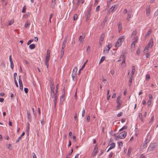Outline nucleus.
Segmentation results:
<instances>
[{
	"instance_id": "obj_53",
	"label": "nucleus",
	"mask_w": 158,
	"mask_h": 158,
	"mask_svg": "<svg viewBox=\"0 0 158 158\" xmlns=\"http://www.w3.org/2000/svg\"><path fill=\"white\" fill-rule=\"evenodd\" d=\"M135 67L134 66H133L132 67V71L134 72L135 73Z\"/></svg>"
},
{
	"instance_id": "obj_59",
	"label": "nucleus",
	"mask_w": 158,
	"mask_h": 158,
	"mask_svg": "<svg viewBox=\"0 0 158 158\" xmlns=\"http://www.w3.org/2000/svg\"><path fill=\"white\" fill-rule=\"evenodd\" d=\"M99 8H100V6L99 5H98V6L96 8V11H99Z\"/></svg>"
},
{
	"instance_id": "obj_23",
	"label": "nucleus",
	"mask_w": 158,
	"mask_h": 158,
	"mask_svg": "<svg viewBox=\"0 0 158 158\" xmlns=\"http://www.w3.org/2000/svg\"><path fill=\"white\" fill-rule=\"evenodd\" d=\"M121 23L119 22L118 23V29L119 30V32H120V31L122 30V27L121 25Z\"/></svg>"
},
{
	"instance_id": "obj_34",
	"label": "nucleus",
	"mask_w": 158,
	"mask_h": 158,
	"mask_svg": "<svg viewBox=\"0 0 158 158\" xmlns=\"http://www.w3.org/2000/svg\"><path fill=\"white\" fill-rule=\"evenodd\" d=\"M14 19L12 20H9L8 21V23L7 25L8 26H10L12 24L14 23Z\"/></svg>"
},
{
	"instance_id": "obj_24",
	"label": "nucleus",
	"mask_w": 158,
	"mask_h": 158,
	"mask_svg": "<svg viewBox=\"0 0 158 158\" xmlns=\"http://www.w3.org/2000/svg\"><path fill=\"white\" fill-rule=\"evenodd\" d=\"M54 99L53 100V102L54 104V107H55L56 102V100H57V96H54Z\"/></svg>"
},
{
	"instance_id": "obj_3",
	"label": "nucleus",
	"mask_w": 158,
	"mask_h": 158,
	"mask_svg": "<svg viewBox=\"0 0 158 158\" xmlns=\"http://www.w3.org/2000/svg\"><path fill=\"white\" fill-rule=\"evenodd\" d=\"M65 46V44L63 43L62 46V49L61 51V54L60 56V59H61L62 58V57L64 55V48Z\"/></svg>"
},
{
	"instance_id": "obj_11",
	"label": "nucleus",
	"mask_w": 158,
	"mask_h": 158,
	"mask_svg": "<svg viewBox=\"0 0 158 158\" xmlns=\"http://www.w3.org/2000/svg\"><path fill=\"white\" fill-rule=\"evenodd\" d=\"M153 45V40L152 38H151L149 42V43L148 45V46L149 47H151V48L152 47Z\"/></svg>"
},
{
	"instance_id": "obj_8",
	"label": "nucleus",
	"mask_w": 158,
	"mask_h": 158,
	"mask_svg": "<svg viewBox=\"0 0 158 158\" xmlns=\"http://www.w3.org/2000/svg\"><path fill=\"white\" fill-rule=\"evenodd\" d=\"M150 13V6H147L146 9V15L147 16H149Z\"/></svg>"
},
{
	"instance_id": "obj_46",
	"label": "nucleus",
	"mask_w": 158,
	"mask_h": 158,
	"mask_svg": "<svg viewBox=\"0 0 158 158\" xmlns=\"http://www.w3.org/2000/svg\"><path fill=\"white\" fill-rule=\"evenodd\" d=\"M26 7L25 6H24L23 8V9L22 11V13H25L26 11Z\"/></svg>"
},
{
	"instance_id": "obj_10",
	"label": "nucleus",
	"mask_w": 158,
	"mask_h": 158,
	"mask_svg": "<svg viewBox=\"0 0 158 158\" xmlns=\"http://www.w3.org/2000/svg\"><path fill=\"white\" fill-rule=\"evenodd\" d=\"M149 139L148 138H147L144 141V142L143 146L142 147V148L143 149L147 147V143H148V142L149 141Z\"/></svg>"
},
{
	"instance_id": "obj_16",
	"label": "nucleus",
	"mask_w": 158,
	"mask_h": 158,
	"mask_svg": "<svg viewBox=\"0 0 158 158\" xmlns=\"http://www.w3.org/2000/svg\"><path fill=\"white\" fill-rule=\"evenodd\" d=\"M134 77L133 75H131L130 77V79L129 80L128 85L129 86H130L131 84L132 80L133 79Z\"/></svg>"
},
{
	"instance_id": "obj_21",
	"label": "nucleus",
	"mask_w": 158,
	"mask_h": 158,
	"mask_svg": "<svg viewBox=\"0 0 158 158\" xmlns=\"http://www.w3.org/2000/svg\"><path fill=\"white\" fill-rule=\"evenodd\" d=\"M118 104V105L117 106V109L118 110L119 109V107L121 106V104L122 103V102L120 101V102H117Z\"/></svg>"
},
{
	"instance_id": "obj_40",
	"label": "nucleus",
	"mask_w": 158,
	"mask_h": 158,
	"mask_svg": "<svg viewBox=\"0 0 158 158\" xmlns=\"http://www.w3.org/2000/svg\"><path fill=\"white\" fill-rule=\"evenodd\" d=\"M49 60H45V65L47 66V68H48V66H49V64H48V61Z\"/></svg>"
},
{
	"instance_id": "obj_6",
	"label": "nucleus",
	"mask_w": 158,
	"mask_h": 158,
	"mask_svg": "<svg viewBox=\"0 0 158 158\" xmlns=\"http://www.w3.org/2000/svg\"><path fill=\"white\" fill-rule=\"evenodd\" d=\"M119 136L121 137V139L124 138L126 136L127 132L126 131H123L119 133Z\"/></svg>"
},
{
	"instance_id": "obj_9",
	"label": "nucleus",
	"mask_w": 158,
	"mask_h": 158,
	"mask_svg": "<svg viewBox=\"0 0 158 158\" xmlns=\"http://www.w3.org/2000/svg\"><path fill=\"white\" fill-rule=\"evenodd\" d=\"M27 119L29 120V121L31 122V113L29 110H27Z\"/></svg>"
},
{
	"instance_id": "obj_36",
	"label": "nucleus",
	"mask_w": 158,
	"mask_h": 158,
	"mask_svg": "<svg viewBox=\"0 0 158 158\" xmlns=\"http://www.w3.org/2000/svg\"><path fill=\"white\" fill-rule=\"evenodd\" d=\"M127 126H124L122 128H121L119 130V131H120L124 129H126L127 128Z\"/></svg>"
},
{
	"instance_id": "obj_47",
	"label": "nucleus",
	"mask_w": 158,
	"mask_h": 158,
	"mask_svg": "<svg viewBox=\"0 0 158 158\" xmlns=\"http://www.w3.org/2000/svg\"><path fill=\"white\" fill-rule=\"evenodd\" d=\"M149 48V47H148V46H147V47H145V48H144V52H147L148 51V48Z\"/></svg>"
},
{
	"instance_id": "obj_5",
	"label": "nucleus",
	"mask_w": 158,
	"mask_h": 158,
	"mask_svg": "<svg viewBox=\"0 0 158 158\" xmlns=\"http://www.w3.org/2000/svg\"><path fill=\"white\" fill-rule=\"evenodd\" d=\"M19 88L21 90H23V83L22 81V80L21 78V76H19Z\"/></svg>"
},
{
	"instance_id": "obj_4",
	"label": "nucleus",
	"mask_w": 158,
	"mask_h": 158,
	"mask_svg": "<svg viewBox=\"0 0 158 158\" xmlns=\"http://www.w3.org/2000/svg\"><path fill=\"white\" fill-rule=\"evenodd\" d=\"M98 149V146L97 144L95 146L94 149V150L93 151V152L91 155L92 156H93V157H94L96 155V154L97 153Z\"/></svg>"
},
{
	"instance_id": "obj_61",
	"label": "nucleus",
	"mask_w": 158,
	"mask_h": 158,
	"mask_svg": "<svg viewBox=\"0 0 158 158\" xmlns=\"http://www.w3.org/2000/svg\"><path fill=\"white\" fill-rule=\"evenodd\" d=\"M86 120H87V122H89V120H90V116L89 115H88L87 118V119H86Z\"/></svg>"
},
{
	"instance_id": "obj_35",
	"label": "nucleus",
	"mask_w": 158,
	"mask_h": 158,
	"mask_svg": "<svg viewBox=\"0 0 158 158\" xmlns=\"http://www.w3.org/2000/svg\"><path fill=\"white\" fill-rule=\"evenodd\" d=\"M27 23L24 26V27L25 28H27V27L30 25V22H29L28 20L27 21Z\"/></svg>"
},
{
	"instance_id": "obj_26",
	"label": "nucleus",
	"mask_w": 158,
	"mask_h": 158,
	"mask_svg": "<svg viewBox=\"0 0 158 158\" xmlns=\"http://www.w3.org/2000/svg\"><path fill=\"white\" fill-rule=\"evenodd\" d=\"M107 19L108 16L107 15H106L102 23L104 25H105V23L107 21Z\"/></svg>"
},
{
	"instance_id": "obj_50",
	"label": "nucleus",
	"mask_w": 158,
	"mask_h": 158,
	"mask_svg": "<svg viewBox=\"0 0 158 158\" xmlns=\"http://www.w3.org/2000/svg\"><path fill=\"white\" fill-rule=\"evenodd\" d=\"M24 91L26 94H27L28 91V89L27 88H24Z\"/></svg>"
},
{
	"instance_id": "obj_28",
	"label": "nucleus",
	"mask_w": 158,
	"mask_h": 158,
	"mask_svg": "<svg viewBox=\"0 0 158 158\" xmlns=\"http://www.w3.org/2000/svg\"><path fill=\"white\" fill-rule=\"evenodd\" d=\"M35 45L34 44H31L29 45V48L31 49H33L35 48Z\"/></svg>"
},
{
	"instance_id": "obj_42",
	"label": "nucleus",
	"mask_w": 158,
	"mask_h": 158,
	"mask_svg": "<svg viewBox=\"0 0 158 158\" xmlns=\"http://www.w3.org/2000/svg\"><path fill=\"white\" fill-rule=\"evenodd\" d=\"M137 33V31L136 30L132 32V33L131 35H136Z\"/></svg>"
},
{
	"instance_id": "obj_29",
	"label": "nucleus",
	"mask_w": 158,
	"mask_h": 158,
	"mask_svg": "<svg viewBox=\"0 0 158 158\" xmlns=\"http://www.w3.org/2000/svg\"><path fill=\"white\" fill-rule=\"evenodd\" d=\"M131 12H129L127 14V20H129L131 18Z\"/></svg>"
},
{
	"instance_id": "obj_12",
	"label": "nucleus",
	"mask_w": 158,
	"mask_h": 158,
	"mask_svg": "<svg viewBox=\"0 0 158 158\" xmlns=\"http://www.w3.org/2000/svg\"><path fill=\"white\" fill-rule=\"evenodd\" d=\"M91 10L90 8L89 9L87 10V13L85 15V16H86V17L90 18L91 16Z\"/></svg>"
},
{
	"instance_id": "obj_63",
	"label": "nucleus",
	"mask_w": 158,
	"mask_h": 158,
	"mask_svg": "<svg viewBox=\"0 0 158 158\" xmlns=\"http://www.w3.org/2000/svg\"><path fill=\"white\" fill-rule=\"evenodd\" d=\"M17 76V73H15L14 74V79H16V77Z\"/></svg>"
},
{
	"instance_id": "obj_30",
	"label": "nucleus",
	"mask_w": 158,
	"mask_h": 158,
	"mask_svg": "<svg viewBox=\"0 0 158 158\" xmlns=\"http://www.w3.org/2000/svg\"><path fill=\"white\" fill-rule=\"evenodd\" d=\"M114 136L115 137V139L116 140H118L119 139H121V137L119 136V135H116L115 134H114Z\"/></svg>"
},
{
	"instance_id": "obj_1",
	"label": "nucleus",
	"mask_w": 158,
	"mask_h": 158,
	"mask_svg": "<svg viewBox=\"0 0 158 158\" xmlns=\"http://www.w3.org/2000/svg\"><path fill=\"white\" fill-rule=\"evenodd\" d=\"M55 88V86L54 85L53 83H52V82L51 81V85H50V89L51 92V96L52 98H54V96H56V94L55 93L54 91V89Z\"/></svg>"
},
{
	"instance_id": "obj_32",
	"label": "nucleus",
	"mask_w": 158,
	"mask_h": 158,
	"mask_svg": "<svg viewBox=\"0 0 158 158\" xmlns=\"http://www.w3.org/2000/svg\"><path fill=\"white\" fill-rule=\"evenodd\" d=\"M118 147L120 148H121L122 147L123 143L122 141L118 142Z\"/></svg>"
},
{
	"instance_id": "obj_7",
	"label": "nucleus",
	"mask_w": 158,
	"mask_h": 158,
	"mask_svg": "<svg viewBox=\"0 0 158 158\" xmlns=\"http://www.w3.org/2000/svg\"><path fill=\"white\" fill-rule=\"evenodd\" d=\"M111 47V45L110 44L108 45L107 46H106V47H105V48L104 49V52H106V53H107L109 51L110 49V48Z\"/></svg>"
},
{
	"instance_id": "obj_55",
	"label": "nucleus",
	"mask_w": 158,
	"mask_h": 158,
	"mask_svg": "<svg viewBox=\"0 0 158 158\" xmlns=\"http://www.w3.org/2000/svg\"><path fill=\"white\" fill-rule=\"evenodd\" d=\"M14 80L15 82V85L17 87H18V85L17 82V81L16 80V79H14Z\"/></svg>"
},
{
	"instance_id": "obj_22",
	"label": "nucleus",
	"mask_w": 158,
	"mask_h": 158,
	"mask_svg": "<svg viewBox=\"0 0 158 158\" xmlns=\"http://www.w3.org/2000/svg\"><path fill=\"white\" fill-rule=\"evenodd\" d=\"M10 60V68L12 69H13V68H14V63H13V60Z\"/></svg>"
},
{
	"instance_id": "obj_39",
	"label": "nucleus",
	"mask_w": 158,
	"mask_h": 158,
	"mask_svg": "<svg viewBox=\"0 0 158 158\" xmlns=\"http://www.w3.org/2000/svg\"><path fill=\"white\" fill-rule=\"evenodd\" d=\"M78 18V15L77 14H75L73 17V19L74 20H76Z\"/></svg>"
},
{
	"instance_id": "obj_49",
	"label": "nucleus",
	"mask_w": 158,
	"mask_h": 158,
	"mask_svg": "<svg viewBox=\"0 0 158 158\" xmlns=\"http://www.w3.org/2000/svg\"><path fill=\"white\" fill-rule=\"evenodd\" d=\"M90 50V46H88L87 50H86L87 52L89 53Z\"/></svg>"
},
{
	"instance_id": "obj_41",
	"label": "nucleus",
	"mask_w": 158,
	"mask_h": 158,
	"mask_svg": "<svg viewBox=\"0 0 158 158\" xmlns=\"http://www.w3.org/2000/svg\"><path fill=\"white\" fill-rule=\"evenodd\" d=\"M58 84L56 86V89L55 90V94H56V96H57V94L58 92Z\"/></svg>"
},
{
	"instance_id": "obj_38",
	"label": "nucleus",
	"mask_w": 158,
	"mask_h": 158,
	"mask_svg": "<svg viewBox=\"0 0 158 158\" xmlns=\"http://www.w3.org/2000/svg\"><path fill=\"white\" fill-rule=\"evenodd\" d=\"M131 151V148H129L128 151V152L127 153V155L128 156H130Z\"/></svg>"
},
{
	"instance_id": "obj_20",
	"label": "nucleus",
	"mask_w": 158,
	"mask_h": 158,
	"mask_svg": "<svg viewBox=\"0 0 158 158\" xmlns=\"http://www.w3.org/2000/svg\"><path fill=\"white\" fill-rule=\"evenodd\" d=\"M77 68L76 67H75L73 70L72 74H75L76 75V73L77 71Z\"/></svg>"
},
{
	"instance_id": "obj_43",
	"label": "nucleus",
	"mask_w": 158,
	"mask_h": 158,
	"mask_svg": "<svg viewBox=\"0 0 158 158\" xmlns=\"http://www.w3.org/2000/svg\"><path fill=\"white\" fill-rule=\"evenodd\" d=\"M140 48L139 47L137 49V50L136 51V53L137 55L139 54L140 52Z\"/></svg>"
},
{
	"instance_id": "obj_18",
	"label": "nucleus",
	"mask_w": 158,
	"mask_h": 158,
	"mask_svg": "<svg viewBox=\"0 0 158 158\" xmlns=\"http://www.w3.org/2000/svg\"><path fill=\"white\" fill-rule=\"evenodd\" d=\"M152 31L151 30H150L147 32V34L145 36V38L146 39L147 38L148 36L150 35L151 33H152Z\"/></svg>"
},
{
	"instance_id": "obj_57",
	"label": "nucleus",
	"mask_w": 158,
	"mask_h": 158,
	"mask_svg": "<svg viewBox=\"0 0 158 158\" xmlns=\"http://www.w3.org/2000/svg\"><path fill=\"white\" fill-rule=\"evenodd\" d=\"M151 100H149L148 102V106H149L151 104Z\"/></svg>"
},
{
	"instance_id": "obj_60",
	"label": "nucleus",
	"mask_w": 158,
	"mask_h": 158,
	"mask_svg": "<svg viewBox=\"0 0 158 158\" xmlns=\"http://www.w3.org/2000/svg\"><path fill=\"white\" fill-rule=\"evenodd\" d=\"M122 114H123V113H122V112H120V113H118V114H117V116L118 117H120V116H122Z\"/></svg>"
},
{
	"instance_id": "obj_17",
	"label": "nucleus",
	"mask_w": 158,
	"mask_h": 158,
	"mask_svg": "<svg viewBox=\"0 0 158 158\" xmlns=\"http://www.w3.org/2000/svg\"><path fill=\"white\" fill-rule=\"evenodd\" d=\"M115 144L114 143H112L110 144V146L109 148V150H110L114 148H115Z\"/></svg>"
},
{
	"instance_id": "obj_54",
	"label": "nucleus",
	"mask_w": 158,
	"mask_h": 158,
	"mask_svg": "<svg viewBox=\"0 0 158 158\" xmlns=\"http://www.w3.org/2000/svg\"><path fill=\"white\" fill-rule=\"evenodd\" d=\"M62 95L60 97V99H61L62 98H63L65 96V93H64V92H62Z\"/></svg>"
},
{
	"instance_id": "obj_25",
	"label": "nucleus",
	"mask_w": 158,
	"mask_h": 158,
	"mask_svg": "<svg viewBox=\"0 0 158 158\" xmlns=\"http://www.w3.org/2000/svg\"><path fill=\"white\" fill-rule=\"evenodd\" d=\"M105 35L104 34H102L100 38V40L102 41L104 39Z\"/></svg>"
},
{
	"instance_id": "obj_56",
	"label": "nucleus",
	"mask_w": 158,
	"mask_h": 158,
	"mask_svg": "<svg viewBox=\"0 0 158 158\" xmlns=\"http://www.w3.org/2000/svg\"><path fill=\"white\" fill-rule=\"evenodd\" d=\"M85 110H83L82 111V117H84L85 116Z\"/></svg>"
},
{
	"instance_id": "obj_13",
	"label": "nucleus",
	"mask_w": 158,
	"mask_h": 158,
	"mask_svg": "<svg viewBox=\"0 0 158 158\" xmlns=\"http://www.w3.org/2000/svg\"><path fill=\"white\" fill-rule=\"evenodd\" d=\"M50 56V50H48L47 51V55L45 59H49Z\"/></svg>"
},
{
	"instance_id": "obj_19",
	"label": "nucleus",
	"mask_w": 158,
	"mask_h": 158,
	"mask_svg": "<svg viewBox=\"0 0 158 158\" xmlns=\"http://www.w3.org/2000/svg\"><path fill=\"white\" fill-rule=\"evenodd\" d=\"M124 36H122L117 41H118L119 43H120L122 44V40H124Z\"/></svg>"
},
{
	"instance_id": "obj_62",
	"label": "nucleus",
	"mask_w": 158,
	"mask_h": 158,
	"mask_svg": "<svg viewBox=\"0 0 158 158\" xmlns=\"http://www.w3.org/2000/svg\"><path fill=\"white\" fill-rule=\"evenodd\" d=\"M80 2H79L78 1V2L76 3V6L77 8L79 6Z\"/></svg>"
},
{
	"instance_id": "obj_33",
	"label": "nucleus",
	"mask_w": 158,
	"mask_h": 158,
	"mask_svg": "<svg viewBox=\"0 0 158 158\" xmlns=\"http://www.w3.org/2000/svg\"><path fill=\"white\" fill-rule=\"evenodd\" d=\"M26 133L27 134V135L28 136L29 135V123H28V126L26 130Z\"/></svg>"
},
{
	"instance_id": "obj_27",
	"label": "nucleus",
	"mask_w": 158,
	"mask_h": 158,
	"mask_svg": "<svg viewBox=\"0 0 158 158\" xmlns=\"http://www.w3.org/2000/svg\"><path fill=\"white\" fill-rule=\"evenodd\" d=\"M88 61V60H86L84 64H83V65L82 66L81 68L80 69V70H82L85 67V64H86L87 63V62Z\"/></svg>"
},
{
	"instance_id": "obj_52",
	"label": "nucleus",
	"mask_w": 158,
	"mask_h": 158,
	"mask_svg": "<svg viewBox=\"0 0 158 158\" xmlns=\"http://www.w3.org/2000/svg\"><path fill=\"white\" fill-rule=\"evenodd\" d=\"M150 75L149 74H147L146 75V78L147 80H148L150 79Z\"/></svg>"
},
{
	"instance_id": "obj_44",
	"label": "nucleus",
	"mask_w": 158,
	"mask_h": 158,
	"mask_svg": "<svg viewBox=\"0 0 158 158\" xmlns=\"http://www.w3.org/2000/svg\"><path fill=\"white\" fill-rule=\"evenodd\" d=\"M34 40L33 39H32L31 40H30L28 41V42L27 43V45H29Z\"/></svg>"
},
{
	"instance_id": "obj_58",
	"label": "nucleus",
	"mask_w": 158,
	"mask_h": 158,
	"mask_svg": "<svg viewBox=\"0 0 158 158\" xmlns=\"http://www.w3.org/2000/svg\"><path fill=\"white\" fill-rule=\"evenodd\" d=\"M32 155L33 158H37L36 156L34 153L33 152L32 153Z\"/></svg>"
},
{
	"instance_id": "obj_31",
	"label": "nucleus",
	"mask_w": 158,
	"mask_h": 158,
	"mask_svg": "<svg viewBox=\"0 0 158 158\" xmlns=\"http://www.w3.org/2000/svg\"><path fill=\"white\" fill-rule=\"evenodd\" d=\"M126 58V56L124 54H122L120 58L119 59H125Z\"/></svg>"
},
{
	"instance_id": "obj_14",
	"label": "nucleus",
	"mask_w": 158,
	"mask_h": 158,
	"mask_svg": "<svg viewBox=\"0 0 158 158\" xmlns=\"http://www.w3.org/2000/svg\"><path fill=\"white\" fill-rule=\"evenodd\" d=\"M118 4H115V5H114L113 6H112L110 9V10H111V9H112L111 10V11H113L114 9H116L118 8Z\"/></svg>"
},
{
	"instance_id": "obj_2",
	"label": "nucleus",
	"mask_w": 158,
	"mask_h": 158,
	"mask_svg": "<svg viewBox=\"0 0 158 158\" xmlns=\"http://www.w3.org/2000/svg\"><path fill=\"white\" fill-rule=\"evenodd\" d=\"M156 147L157 145L156 143H152L150 144L148 149H149L150 151H152L155 150Z\"/></svg>"
},
{
	"instance_id": "obj_37",
	"label": "nucleus",
	"mask_w": 158,
	"mask_h": 158,
	"mask_svg": "<svg viewBox=\"0 0 158 158\" xmlns=\"http://www.w3.org/2000/svg\"><path fill=\"white\" fill-rule=\"evenodd\" d=\"M121 45V43H119L118 41H117L115 44V46L118 47Z\"/></svg>"
},
{
	"instance_id": "obj_15",
	"label": "nucleus",
	"mask_w": 158,
	"mask_h": 158,
	"mask_svg": "<svg viewBox=\"0 0 158 158\" xmlns=\"http://www.w3.org/2000/svg\"><path fill=\"white\" fill-rule=\"evenodd\" d=\"M85 38V35L83 36L82 35H80L79 36V40L80 41V43H83L84 39Z\"/></svg>"
},
{
	"instance_id": "obj_64",
	"label": "nucleus",
	"mask_w": 158,
	"mask_h": 158,
	"mask_svg": "<svg viewBox=\"0 0 158 158\" xmlns=\"http://www.w3.org/2000/svg\"><path fill=\"white\" fill-rule=\"evenodd\" d=\"M139 158H145V157L143 154H142L140 155Z\"/></svg>"
},
{
	"instance_id": "obj_45",
	"label": "nucleus",
	"mask_w": 158,
	"mask_h": 158,
	"mask_svg": "<svg viewBox=\"0 0 158 158\" xmlns=\"http://www.w3.org/2000/svg\"><path fill=\"white\" fill-rule=\"evenodd\" d=\"M121 98V96H118L117 97V99L116 102H120V100Z\"/></svg>"
},
{
	"instance_id": "obj_48",
	"label": "nucleus",
	"mask_w": 158,
	"mask_h": 158,
	"mask_svg": "<svg viewBox=\"0 0 158 158\" xmlns=\"http://www.w3.org/2000/svg\"><path fill=\"white\" fill-rule=\"evenodd\" d=\"M105 151L103 149H102L100 150V152L99 153V156H101L102 154Z\"/></svg>"
},
{
	"instance_id": "obj_51",
	"label": "nucleus",
	"mask_w": 158,
	"mask_h": 158,
	"mask_svg": "<svg viewBox=\"0 0 158 158\" xmlns=\"http://www.w3.org/2000/svg\"><path fill=\"white\" fill-rule=\"evenodd\" d=\"M7 146H8L7 147V148L10 150H11V149L10 148L11 145L10 144H9L8 145H7Z\"/></svg>"
}]
</instances>
